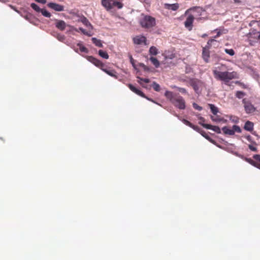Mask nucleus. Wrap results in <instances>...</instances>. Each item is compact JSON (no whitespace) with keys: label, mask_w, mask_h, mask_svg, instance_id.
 <instances>
[{"label":"nucleus","mask_w":260,"mask_h":260,"mask_svg":"<svg viewBox=\"0 0 260 260\" xmlns=\"http://www.w3.org/2000/svg\"><path fill=\"white\" fill-rule=\"evenodd\" d=\"M252 27L250 32L247 35V41L250 45L253 46L260 40V23L255 20H252L249 23Z\"/></svg>","instance_id":"f257e3e1"},{"label":"nucleus","mask_w":260,"mask_h":260,"mask_svg":"<svg viewBox=\"0 0 260 260\" xmlns=\"http://www.w3.org/2000/svg\"><path fill=\"white\" fill-rule=\"evenodd\" d=\"M165 96L171 103L176 108L183 110L185 109V102L184 99L179 94H174L171 91H167L165 93Z\"/></svg>","instance_id":"f03ea898"},{"label":"nucleus","mask_w":260,"mask_h":260,"mask_svg":"<svg viewBox=\"0 0 260 260\" xmlns=\"http://www.w3.org/2000/svg\"><path fill=\"white\" fill-rule=\"evenodd\" d=\"M214 77L219 80L222 81L225 84H228V83L231 80L234 79L238 78V74L236 72H220L216 70H213V71Z\"/></svg>","instance_id":"7ed1b4c3"},{"label":"nucleus","mask_w":260,"mask_h":260,"mask_svg":"<svg viewBox=\"0 0 260 260\" xmlns=\"http://www.w3.org/2000/svg\"><path fill=\"white\" fill-rule=\"evenodd\" d=\"M139 23L140 26L147 30L152 29L156 25V19L154 17L144 14H141Z\"/></svg>","instance_id":"20e7f679"},{"label":"nucleus","mask_w":260,"mask_h":260,"mask_svg":"<svg viewBox=\"0 0 260 260\" xmlns=\"http://www.w3.org/2000/svg\"><path fill=\"white\" fill-rule=\"evenodd\" d=\"M102 4L107 10H110L115 8L121 9L123 6L122 3L117 0H102Z\"/></svg>","instance_id":"39448f33"},{"label":"nucleus","mask_w":260,"mask_h":260,"mask_svg":"<svg viewBox=\"0 0 260 260\" xmlns=\"http://www.w3.org/2000/svg\"><path fill=\"white\" fill-rule=\"evenodd\" d=\"M216 42L214 39H210L207 42V45L205 47H203L202 51V57L206 62H209L210 58L209 48L211 47L213 43Z\"/></svg>","instance_id":"423d86ee"},{"label":"nucleus","mask_w":260,"mask_h":260,"mask_svg":"<svg viewBox=\"0 0 260 260\" xmlns=\"http://www.w3.org/2000/svg\"><path fill=\"white\" fill-rule=\"evenodd\" d=\"M222 130L223 133L228 135H234L236 132L240 133L241 129L240 127L236 125H233L232 128H230L228 126H224L222 127Z\"/></svg>","instance_id":"0eeeda50"},{"label":"nucleus","mask_w":260,"mask_h":260,"mask_svg":"<svg viewBox=\"0 0 260 260\" xmlns=\"http://www.w3.org/2000/svg\"><path fill=\"white\" fill-rule=\"evenodd\" d=\"M242 103L244 104V109L246 113L250 114L255 111L256 108L250 102L247 101L246 99H243Z\"/></svg>","instance_id":"6e6552de"},{"label":"nucleus","mask_w":260,"mask_h":260,"mask_svg":"<svg viewBox=\"0 0 260 260\" xmlns=\"http://www.w3.org/2000/svg\"><path fill=\"white\" fill-rule=\"evenodd\" d=\"M253 159L250 158H246V161L250 165L260 169V155L254 154L253 156Z\"/></svg>","instance_id":"1a4fd4ad"},{"label":"nucleus","mask_w":260,"mask_h":260,"mask_svg":"<svg viewBox=\"0 0 260 260\" xmlns=\"http://www.w3.org/2000/svg\"><path fill=\"white\" fill-rule=\"evenodd\" d=\"M189 84L196 92H198L200 88L204 85V83L202 81L197 79H190Z\"/></svg>","instance_id":"9d476101"},{"label":"nucleus","mask_w":260,"mask_h":260,"mask_svg":"<svg viewBox=\"0 0 260 260\" xmlns=\"http://www.w3.org/2000/svg\"><path fill=\"white\" fill-rule=\"evenodd\" d=\"M128 87H129V88L133 91L134 92V93H135L136 94L141 96V97H143L144 98H145L147 100L150 101H151L153 103H155L154 101L148 98L147 96H146L145 94L142 92L140 90L137 89V88H136L134 85H133L132 84H129L128 85Z\"/></svg>","instance_id":"9b49d317"},{"label":"nucleus","mask_w":260,"mask_h":260,"mask_svg":"<svg viewBox=\"0 0 260 260\" xmlns=\"http://www.w3.org/2000/svg\"><path fill=\"white\" fill-rule=\"evenodd\" d=\"M87 59L88 61L94 64L95 66L100 68L101 70L105 66L102 61L92 56H87Z\"/></svg>","instance_id":"f8f14e48"},{"label":"nucleus","mask_w":260,"mask_h":260,"mask_svg":"<svg viewBox=\"0 0 260 260\" xmlns=\"http://www.w3.org/2000/svg\"><path fill=\"white\" fill-rule=\"evenodd\" d=\"M134 43L137 45H146L147 39L142 35L136 36L133 38Z\"/></svg>","instance_id":"ddd939ff"},{"label":"nucleus","mask_w":260,"mask_h":260,"mask_svg":"<svg viewBox=\"0 0 260 260\" xmlns=\"http://www.w3.org/2000/svg\"><path fill=\"white\" fill-rule=\"evenodd\" d=\"M47 6L54 11L61 12L64 11V6L55 3H49Z\"/></svg>","instance_id":"4468645a"},{"label":"nucleus","mask_w":260,"mask_h":260,"mask_svg":"<svg viewBox=\"0 0 260 260\" xmlns=\"http://www.w3.org/2000/svg\"><path fill=\"white\" fill-rule=\"evenodd\" d=\"M194 20V17L192 15H189L184 22L185 26L189 30L192 29V23Z\"/></svg>","instance_id":"2eb2a0df"},{"label":"nucleus","mask_w":260,"mask_h":260,"mask_svg":"<svg viewBox=\"0 0 260 260\" xmlns=\"http://www.w3.org/2000/svg\"><path fill=\"white\" fill-rule=\"evenodd\" d=\"M55 26L56 27L61 31H63L67 26L66 23L62 20H55Z\"/></svg>","instance_id":"dca6fc26"},{"label":"nucleus","mask_w":260,"mask_h":260,"mask_svg":"<svg viewBox=\"0 0 260 260\" xmlns=\"http://www.w3.org/2000/svg\"><path fill=\"white\" fill-rule=\"evenodd\" d=\"M203 126L207 129H212L217 134L221 133V130L219 126H213L209 124H202Z\"/></svg>","instance_id":"f3484780"},{"label":"nucleus","mask_w":260,"mask_h":260,"mask_svg":"<svg viewBox=\"0 0 260 260\" xmlns=\"http://www.w3.org/2000/svg\"><path fill=\"white\" fill-rule=\"evenodd\" d=\"M179 7V4L177 3L173 4H165L164 8L168 10L172 11H176Z\"/></svg>","instance_id":"a211bd4d"},{"label":"nucleus","mask_w":260,"mask_h":260,"mask_svg":"<svg viewBox=\"0 0 260 260\" xmlns=\"http://www.w3.org/2000/svg\"><path fill=\"white\" fill-rule=\"evenodd\" d=\"M102 70H103L109 76L114 77L116 79L117 78V73L116 71H114V70H108L105 68V67H104L103 68H102Z\"/></svg>","instance_id":"6ab92c4d"},{"label":"nucleus","mask_w":260,"mask_h":260,"mask_svg":"<svg viewBox=\"0 0 260 260\" xmlns=\"http://www.w3.org/2000/svg\"><path fill=\"white\" fill-rule=\"evenodd\" d=\"M182 122H183L184 124L192 128L196 131H199L200 130V127L198 126L193 125L190 122L186 119H183Z\"/></svg>","instance_id":"aec40b11"},{"label":"nucleus","mask_w":260,"mask_h":260,"mask_svg":"<svg viewBox=\"0 0 260 260\" xmlns=\"http://www.w3.org/2000/svg\"><path fill=\"white\" fill-rule=\"evenodd\" d=\"M244 128L249 132L252 131L253 129V123L250 121H246L245 123Z\"/></svg>","instance_id":"412c9836"},{"label":"nucleus","mask_w":260,"mask_h":260,"mask_svg":"<svg viewBox=\"0 0 260 260\" xmlns=\"http://www.w3.org/2000/svg\"><path fill=\"white\" fill-rule=\"evenodd\" d=\"M198 132H199V133H200L202 136H203L204 138H205L206 139H207L208 140H209L210 142H212V143H214V141L206 133V132L204 131H203L202 129H201L200 128V130L199 131H197Z\"/></svg>","instance_id":"4be33fe9"},{"label":"nucleus","mask_w":260,"mask_h":260,"mask_svg":"<svg viewBox=\"0 0 260 260\" xmlns=\"http://www.w3.org/2000/svg\"><path fill=\"white\" fill-rule=\"evenodd\" d=\"M92 43L96 46L99 47H103V44L101 40H99L95 38H92Z\"/></svg>","instance_id":"5701e85b"},{"label":"nucleus","mask_w":260,"mask_h":260,"mask_svg":"<svg viewBox=\"0 0 260 260\" xmlns=\"http://www.w3.org/2000/svg\"><path fill=\"white\" fill-rule=\"evenodd\" d=\"M149 59L155 68H157L159 67L160 63L157 58L154 57H151Z\"/></svg>","instance_id":"b1692460"},{"label":"nucleus","mask_w":260,"mask_h":260,"mask_svg":"<svg viewBox=\"0 0 260 260\" xmlns=\"http://www.w3.org/2000/svg\"><path fill=\"white\" fill-rule=\"evenodd\" d=\"M149 53L152 55H156L158 53V49L155 46H151L149 50Z\"/></svg>","instance_id":"393cba45"},{"label":"nucleus","mask_w":260,"mask_h":260,"mask_svg":"<svg viewBox=\"0 0 260 260\" xmlns=\"http://www.w3.org/2000/svg\"><path fill=\"white\" fill-rule=\"evenodd\" d=\"M77 46L79 47V49L81 52H84L87 53L88 52V49L84 46L82 44L80 43H78L77 44Z\"/></svg>","instance_id":"a878e982"},{"label":"nucleus","mask_w":260,"mask_h":260,"mask_svg":"<svg viewBox=\"0 0 260 260\" xmlns=\"http://www.w3.org/2000/svg\"><path fill=\"white\" fill-rule=\"evenodd\" d=\"M99 54L100 56H101L102 57H103L104 58L108 59L109 58V55H108V53H107V52L104 51L102 50H100L99 51Z\"/></svg>","instance_id":"bb28decb"},{"label":"nucleus","mask_w":260,"mask_h":260,"mask_svg":"<svg viewBox=\"0 0 260 260\" xmlns=\"http://www.w3.org/2000/svg\"><path fill=\"white\" fill-rule=\"evenodd\" d=\"M209 106H210V108L212 113L214 115H216L217 114V113L218 112V108L213 104H209Z\"/></svg>","instance_id":"cd10ccee"},{"label":"nucleus","mask_w":260,"mask_h":260,"mask_svg":"<svg viewBox=\"0 0 260 260\" xmlns=\"http://www.w3.org/2000/svg\"><path fill=\"white\" fill-rule=\"evenodd\" d=\"M30 7L36 12H40L42 10V9H41L37 4L35 3H31L30 5Z\"/></svg>","instance_id":"c85d7f7f"},{"label":"nucleus","mask_w":260,"mask_h":260,"mask_svg":"<svg viewBox=\"0 0 260 260\" xmlns=\"http://www.w3.org/2000/svg\"><path fill=\"white\" fill-rule=\"evenodd\" d=\"M40 12L42 13V14L44 16H45L46 17L50 18L51 16L50 13H49L46 10L44 9H42V10Z\"/></svg>","instance_id":"c756f323"},{"label":"nucleus","mask_w":260,"mask_h":260,"mask_svg":"<svg viewBox=\"0 0 260 260\" xmlns=\"http://www.w3.org/2000/svg\"><path fill=\"white\" fill-rule=\"evenodd\" d=\"M152 86L153 88L154 89V90L156 91H159L160 90V87L159 85L155 82H153V83L152 84Z\"/></svg>","instance_id":"7c9ffc66"},{"label":"nucleus","mask_w":260,"mask_h":260,"mask_svg":"<svg viewBox=\"0 0 260 260\" xmlns=\"http://www.w3.org/2000/svg\"><path fill=\"white\" fill-rule=\"evenodd\" d=\"M245 94H246L245 92L241 91H238L236 93V97L239 99H242L243 96L245 95Z\"/></svg>","instance_id":"2f4dec72"},{"label":"nucleus","mask_w":260,"mask_h":260,"mask_svg":"<svg viewBox=\"0 0 260 260\" xmlns=\"http://www.w3.org/2000/svg\"><path fill=\"white\" fill-rule=\"evenodd\" d=\"M225 52L230 55L231 56H233L235 54V51L233 49H225Z\"/></svg>","instance_id":"473e14b6"},{"label":"nucleus","mask_w":260,"mask_h":260,"mask_svg":"<svg viewBox=\"0 0 260 260\" xmlns=\"http://www.w3.org/2000/svg\"><path fill=\"white\" fill-rule=\"evenodd\" d=\"M57 39L60 41H63L65 40V37L64 35L58 34L56 36Z\"/></svg>","instance_id":"72a5a7b5"},{"label":"nucleus","mask_w":260,"mask_h":260,"mask_svg":"<svg viewBox=\"0 0 260 260\" xmlns=\"http://www.w3.org/2000/svg\"><path fill=\"white\" fill-rule=\"evenodd\" d=\"M198 119L200 120L199 122V124L203 126V124H205L204 122L206 121L204 117H203L202 116H200L199 115L198 116Z\"/></svg>","instance_id":"f704fd0d"},{"label":"nucleus","mask_w":260,"mask_h":260,"mask_svg":"<svg viewBox=\"0 0 260 260\" xmlns=\"http://www.w3.org/2000/svg\"><path fill=\"white\" fill-rule=\"evenodd\" d=\"M82 22L86 26L91 25L86 17H83L82 18Z\"/></svg>","instance_id":"c9c22d12"},{"label":"nucleus","mask_w":260,"mask_h":260,"mask_svg":"<svg viewBox=\"0 0 260 260\" xmlns=\"http://www.w3.org/2000/svg\"><path fill=\"white\" fill-rule=\"evenodd\" d=\"M192 106H193V107L195 109H196V110H199V111H201V110H202V109H203L202 107H201V106H199V105H198L197 104H196V103H193V105H192Z\"/></svg>","instance_id":"e433bc0d"},{"label":"nucleus","mask_w":260,"mask_h":260,"mask_svg":"<svg viewBox=\"0 0 260 260\" xmlns=\"http://www.w3.org/2000/svg\"><path fill=\"white\" fill-rule=\"evenodd\" d=\"M235 84H238V85L241 86L243 88L246 89V88H247V86L246 85H245L244 83H242V82H241L240 81H236L235 82Z\"/></svg>","instance_id":"4c0bfd02"},{"label":"nucleus","mask_w":260,"mask_h":260,"mask_svg":"<svg viewBox=\"0 0 260 260\" xmlns=\"http://www.w3.org/2000/svg\"><path fill=\"white\" fill-rule=\"evenodd\" d=\"M178 90L182 93H187L186 89L181 87H177Z\"/></svg>","instance_id":"58836bf2"},{"label":"nucleus","mask_w":260,"mask_h":260,"mask_svg":"<svg viewBox=\"0 0 260 260\" xmlns=\"http://www.w3.org/2000/svg\"><path fill=\"white\" fill-rule=\"evenodd\" d=\"M234 3L236 4H242L245 2L246 0H233Z\"/></svg>","instance_id":"ea45409f"},{"label":"nucleus","mask_w":260,"mask_h":260,"mask_svg":"<svg viewBox=\"0 0 260 260\" xmlns=\"http://www.w3.org/2000/svg\"><path fill=\"white\" fill-rule=\"evenodd\" d=\"M248 148L252 151L256 152L257 151V148L256 147L253 146L252 145H249Z\"/></svg>","instance_id":"a19ab883"},{"label":"nucleus","mask_w":260,"mask_h":260,"mask_svg":"<svg viewBox=\"0 0 260 260\" xmlns=\"http://www.w3.org/2000/svg\"><path fill=\"white\" fill-rule=\"evenodd\" d=\"M139 79L141 81H143L145 83H148L150 82V80L148 78H140L139 77Z\"/></svg>","instance_id":"79ce46f5"},{"label":"nucleus","mask_w":260,"mask_h":260,"mask_svg":"<svg viewBox=\"0 0 260 260\" xmlns=\"http://www.w3.org/2000/svg\"><path fill=\"white\" fill-rule=\"evenodd\" d=\"M140 66L142 67L144 69V70H148V68L146 66H145L144 63H141L140 64Z\"/></svg>","instance_id":"37998d69"},{"label":"nucleus","mask_w":260,"mask_h":260,"mask_svg":"<svg viewBox=\"0 0 260 260\" xmlns=\"http://www.w3.org/2000/svg\"><path fill=\"white\" fill-rule=\"evenodd\" d=\"M211 118L213 121H220V119L217 118H214V116H211Z\"/></svg>","instance_id":"c03bdc74"},{"label":"nucleus","mask_w":260,"mask_h":260,"mask_svg":"<svg viewBox=\"0 0 260 260\" xmlns=\"http://www.w3.org/2000/svg\"><path fill=\"white\" fill-rule=\"evenodd\" d=\"M37 2L43 4H45L46 3V0H35Z\"/></svg>","instance_id":"a18cd8bd"},{"label":"nucleus","mask_w":260,"mask_h":260,"mask_svg":"<svg viewBox=\"0 0 260 260\" xmlns=\"http://www.w3.org/2000/svg\"><path fill=\"white\" fill-rule=\"evenodd\" d=\"M221 35V32L220 31H218L217 32V35L214 37L215 38L219 37Z\"/></svg>","instance_id":"49530a36"},{"label":"nucleus","mask_w":260,"mask_h":260,"mask_svg":"<svg viewBox=\"0 0 260 260\" xmlns=\"http://www.w3.org/2000/svg\"><path fill=\"white\" fill-rule=\"evenodd\" d=\"M246 139L247 140H248L249 141H251V137L250 136V135H248L246 137Z\"/></svg>","instance_id":"de8ad7c7"},{"label":"nucleus","mask_w":260,"mask_h":260,"mask_svg":"<svg viewBox=\"0 0 260 260\" xmlns=\"http://www.w3.org/2000/svg\"><path fill=\"white\" fill-rule=\"evenodd\" d=\"M10 7L13 9L14 10H15V11H16L17 12H18V11L15 8V7L12 5H10Z\"/></svg>","instance_id":"09e8293b"},{"label":"nucleus","mask_w":260,"mask_h":260,"mask_svg":"<svg viewBox=\"0 0 260 260\" xmlns=\"http://www.w3.org/2000/svg\"><path fill=\"white\" fill-rule=\"evenodd\" d=\"M200 7H194L193 8L190 9V10H198L200 9Z\"/></svg>","instance_id":"8fccbe9b"},{"label":"nucleus","mask_w":260,"mask_h":260,"mask_svg":"<svg viewBox=\"0 0 260 260\" xmlns=\"http://www.w3.org/2000/svg\"><path fill=\"white\" fill-rule=\"evenodd\" d=\"M9 1L8 0H0V2H2V3H7Z\"/></svg>","instance_id":"3c124183"}]
</instances>
